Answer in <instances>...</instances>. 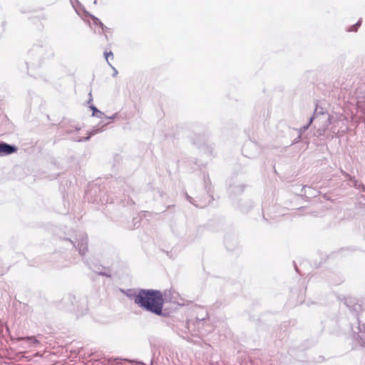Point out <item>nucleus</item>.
Masks as SVG:
<instances>
[{
  "label": "nucleus",
  "instance_id": "nucleus-1",
  "mask_svg": "<svg viewBox=\"0 0 365 365\" xmlns=\"http://www.w3.org/2000/svg\"><path fill=\"white\" fill-rule=\"evenodd\" d=\"M129 297L143 310L158 316L165 315L163 312L164 299L160 290L141 289Z\"/></svg>",
  "mask_w": 365,
  "mask_h": 365
},
{
  "label": "nucleus",
  "instance_id": "nucleus-2",
  "mask_svg": "<svg viewBox=\"0 0 365 365\" xmlns=\"http://www.w3.org/2000/svg\"><path fill=\"white\" fill-rule=\"evenodd\" d=\"M318 108V118L316 120H319L320 121H324V125L319 128L317 130L316 135L318 136H321L325 133L327 130H329V125L331 123V118L329 116V115L324 111V109L321 107H319L318 106H316V108ZM330 132L332 134L336 133L335 129H334L332 127L330 128Z\"/></svg>",
  "mask_w": 365,
  "mask_h": 365
},
{
  "label": "nucleus",
  "instance_id": "nucleus-3",
  "mask_svg": "<svg viewBox=\"0 0 365 365\" xmlns=\"http://www.w3.org/2000/svg\"><path fill=\"white\" fill-rule=\"evenodd\" d=\"M69 242L78 250L81 256H84L88 251V237L84 233L80 234L79 239L76 241L69 240Z\"/></svg>",
  "mask_w": 365,
  "mask_h": 365
},
{
  "label": "nucleus",
  "instance_id": "nucleus-4",
  "mask_svg": "<svg viewBox=\"0 0 365 365\" xmlns=\"http://www.w3.org/2000/svg\"><path fill=\"white\" fill-rule=\"evenodd\" d=\"M17 148L14 145L0 142V156L7 155L16 152Z\"/></svg>",
  "mask_w": 365,
  "mask_h": 365
},
{
  "label": "nucleus",
  "instance_id": "nucleus-5",
  "mask_svg": "<svg viewBox=\"0 0 365 365\" xmlns=\"http://www.w3.org/2000/svg\"><path fill=\"white\" fill-rule=\"evenodd\" d=\"M108 123H106L103 125H101V127H94L88 133V135L87 137H85V138H80V139H78L76 140V141L78 142H83V141H87L88 140H90V138H91V136L98 133H101V132H103L104 130L103 128L107 125Z\"/></svg>",
  "mask_w": 365,
  "mask_h": 365
},
{
  "label": "nucleus",
  "instance_id": "nucleus-6",
  "mask_svg": "<svg viewBox=\"0 0 365 365\" xmlns=\"http://www.w3.org/2000/svg\"><path fill=\"white\" fill-rule=\"evenodd\" d=\"M317 118H318V108H315L312 116L309 118V123L307 125L300 128V129H299L300 135L302 133H304L305 130H307L308 129V128L310 126L311 123L313 122V120L314 119H317Z\"/></svg>",
  "mask_w": 365,
  "mask_h": 365
},
{
  "label": "nucleus",
  "instance_id": "nucleus-7",
  "mask_svg": "<svg viewBox=\"0 0 365 365\" xmlns=\"http://www.w3.org/2000/svg\"><path fill=\"white\" fill-rule=\"evenodd\" d=\"M17 341H26L32 344H38L39 343L38 340L36 339L34 336L19 337Z\"/></svg>",
  "mask_w": 365,
  "mask_h": 365
},
{
  "label": "nucleus",
  "instance_id": "nucleus-8",
  "mask_svg": "<svg viewBox=\"0 0 365 365\" xmlns=\"http://www.w3.org/2000/svg\"><path fill=\"white\" fill-rule=\"evenodd\" d=\"M90 108L93 111V113H92L93 116L97 117L98 118H102L104 116V113L102 111H101L100 110H98L94 106H91Z\"/></svg>",
  "mask_w": 365,
  "mask_h": 365
},
{
  "label": "nucleus",
  "instance_id": "nucleus-9",
  "mask_svg": "<svg viewBox=\"0 0 365 365\" xmlns=\"http://www.w3.org/2000/svg\"><path fill=\"white\" fill-rule=\"evenodd\" d=\"M344 175L346 178H349V179L353 182V185L355 187H361L362 188V184L361 183H359L358 181L356 180H355L354 178H352L349 174H347L346 173H343Z\"/></svg>",
  "mask_w": 365,
  "mask_h": 365
},
{
  "label": "nucleus",
  "instance_id": "nucleus-10",
  "mask_svg": "<svg viewBox=\"0 0 365 365\" xmlns=\"http://www.w3.org/2000/svg\"><path fill=\"white\" fill-rule=\"evenodd\" d=\"M91 17L92 19V20L93 21V23L94 24L97 25V26H100L102 29H104V25L100 21L99 19H98L97 17L93 16V15H91Z\"/></svg>",
  "mask_w": 365,
  "mask_h": 365
},
{
  "label": "nucleus",
  "instance_id": "nucleus-11",
  "mask_svg": "<svg viewBox=\"0 0 365 365\" xmlns=\"http://www.w3.org/2000/svg\"><path fill=\"white\" fill-rule=\"evenodd\" d=\"M104 56H105V58L106 60V61L108 62V63L109 64L110 62L108 61L109 58H110L111 59H113V53L111 52V51H109V52H105L104 53Z\"/></svg>",
  "mask_w": 365,
  "mask_h": 365
},
{
  "label": "nucleus",
  "instance_id": "nucleus-12",
  "mask_svg": "<svg viewBox=\"0 0 365 365\" xmlns=\"http://www.w3.org/2000/svg\"><path fill=\"white\" fill-rule=\"evenodd\" d=\"M95 272L97 274H98L99 275L106 276V277H110V273L109 271L101 272V271L96 270Z\"/></svg>",
  "mask_w": 365,
  "mask_h": 365
},
{
  "label": "nucleus",
  "instance_id": "nucleus-13",
  "mask_svg": "<svg viewBox=\"0 0 365 365\" xmlns=\"http://www.w3.org/2000/svg\"><path fill=\"white\" fill-rule=\"evenodd\" d=\"M359 337L361 341L365 340V329L364 331L360 330Z\"/></svg>",
  "mask_w": 365,
  "mask_h": 365
},
{
  "label": "nucleus",
  "instance_id": "nucleus-14",
  "mask_svg": "<svg viewBox=\"0 0 365 365\" xmlns=\"http://www.w3.org/2000/svg\"><path fill=\"white\" fill-rule=\"evenodd\" d=\"M109 66L112 68V69L113 70V73L112 74V76L113 77H115L117 75H118V71L116 70V68L115 67H113L110 63H109Z\"/></svg>",
  "mask_w": 365,
  "mask_h": 365
},
{
  "label": "nucleus",
  "instance_id": "nucleus-15",
  "mask_svg": "<svg viewBox=\"0 0 365 365\" xmlns=\"http://www.w3.org/2000/svg\"><path fill=\"white\" fill-rule=\"evenodd\" d=\"M357 31V28L355 26V24L351 26V28L349 29V31Z\"/></svg>",
  "mask_w": 365,
  "mask_h": 365
},
{
  "label": "nucleus",
  "instance_id": "nucleus-16",
  "mask_svg": "<svg viewBox=\"0 0 365 365\" xmlns=\"http://www.w3.org/2000/svg\"><path fill=\"white\" fill-rule=\"evenodd\" d=\"M116 115H117V113H115V114H113L111 116H107L106 118L110 119V120H113V119H115L116 118Z\"/></svg>",
  "mask_w": 365,
  "mask_h": 365
},
{
  "label": "nucleus",
  "instance_id": "nucleus-17",
  "mask_svg": "<svg viewBox=\"0 0 365 365\" xmlns=\"http://www.w3.org/2000/svg\"><path fill=\"white\" fill-rule=\"evenodd\" d=\"M186 197H187V200H188L190 203L193 204V202H192L193 199H192L191 197L188 196L187 195H186Z\"/></svg>",
  "mask_w": 365,
  "mask_h": 365
},
{
  "label": "nucleus",
  "instance_id": "nucleus-18",
  "mask_svg": "<svg viewBox=\"0 0 365 365\" xmlns=\"http://www.w3.org/2000/svg\"><path fill=\"white\" fill-rule=\"evenodd\" d=\"M361 25V21H359L356 24H355V26H356V28L358 29Z\"/></svg>",
  "mask_w": 365,
  "mask_h": 365
},
{
  "label": "nucleus",
  "instance_id": "nucleus-19",
  "mask_svg": "<svg viewBox=\"0 0 365 365\" xmlns=\"http://www.w3.org/2000/svg\"><path fill=\"white\" fill-rule=\"evenodd\" d=\"M248 146H250V147H255V145H254L253 143H250L248 145Z\"/></svg>",
  "mask_w": 365,
  "mask_h": 365
},
{
  "label": "nucleus",
  "instance_id": "nucleus-20",
  "mask_svg": "<svg viewBox=\"0 0 365 365\" xmlns=\"http://www.w3.org/2000/svg\"><path fill=\"white\" fill-rule=\"evenodd\" d=\"M80 129H81V128H80V127H78V126H76V127H75V130H80Z\"/></svg>",
  "mask_w": 365,
  "mask_h": 365
},
{
  "label": "nucleus",
  "instance_id": "nucleus-21",
  "mask_svg": "<svg viewBox=\"0 0 365 365\" xmlns=\"http://www.w3.org/2000/svg\"><path fill=\"white\" fill-rule=\"evenodd\" d=\"M72 132H73V130H67V133H72Z\"/></svg>",
  "mask_w": 365,
  "mask_h": 365
},
{
  "label": "nucleus",
  "instance_id": "nucleus-22",
  "mask_svg": "<svg viewBox=\"0 0 365 365\" xmlns=\"http://www.w3.org/2000/svg\"><path fill=\"white\" fill-rule=\"evenodd\" d=\"M362 190L365 192V186L362 185Z\"/></svg>",
  "mask_w": 365,
  "mask_h": 365
},
{
  "label": "nucleus",
  "instance_id": "nucleus-23",
  "mask_svg": "<svg viewBox=\"0 0 365 365\" xmlns=\"http://www.w3.org/2000/svg\"><path fill=\"white\" fill-rule=\"evenodd\" d=\"M97 3V0H94V4H96Z\"/></svg>",
  "mask_w": 365,
  "mask_h": 365
}]
</instances>
